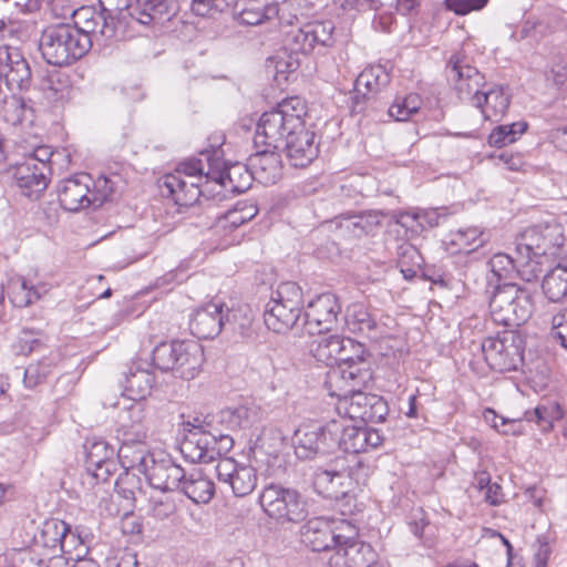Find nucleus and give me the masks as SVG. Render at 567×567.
<instances>
[{
	"mask_svg": "<svg viewBox=\"0 0 567 567\" xmlns=\"http://www.w3.org/2000/svg\"><path fill=\"white\" fill-rule=\"evenodd\" d=\"M306 103L299 96L282 100L260 116L254 138L255 145H268L285 151L293 167L308 166L317 158L319 146L315 141V133L306 128Z\"/></svg>",
	"mask_w": 567,
	"mask_h": 567,
	"instance_id": "f257e3e1",
	"label": "nucleus"
},
{
	"mask_svg": "<svg viewBox=\"0 0 567 567\" xmlns=\"http://www.w3.org/2000/svg\"><path fill=\"white\" fill-rule=\"evenodd\" d=\"M336 25L331 20H313L291 25L284 39V50L269 58L277 80H288V74L300 66L299 54H324L336 44Z\"/></svg>",
	"mask_w": 567,
	"mask_h": 567,
	"instance_id": "f03ea898",
	"label": "nucleus"
},
{
	"mask_svg": "<svg viewBox=\"0 0 567 567\" xmlns=\"http://www.w3.org/2000/svg\"><path fill=\"white\" fill-rule=\"evenodd\" d=\"M343 343L338 364L328 371L324 382L329 394L336 398L349 396L372 379L365 346L349 337H344Z\"/></svg>",
	"mask_w": 567,
	"mask_h": 567,
	"instance_id": "7ed1b4c3",
	"label": "nucleus"
},
{
	"mask_svg": "<svg viewBox=\"0 0 567 567\" xmlns=\"http://www.w3.org/2000/svg\"><path fill=\"white\" fill-rule=\"evenodd\" d=\"M179 454L189 463H209L216 455L228 453L234 445L230 434H214L205 429V419L194 416L185 420L179 415Z\"/></svg>",
	"mask_w": 567,
	"mask_h": 567,
	"instance_id": "20e7f679",
	"label": "nucleus"
},
{
	"mask_svg": "<svg viewBox=\"0 0 567 567\" xmlns=\"http://www.w3.org/2000/svg\"><path fill=\"white\" fill-rule=\"evenodd\" d=\"M39 49L45 62L55 66L71 65L89 52L84 35L71 23L47 27L41 33Z\"/></svg>",
	"mask_w": 567,
	"mask_h": 567,
	"instance_id": "39448f33",
	"label": "nucleus"
},
{
	"mask_svg": "<svg viewBox=\"0 0 567 567\" xmlns=\"http://www.w3.org/2000/svg\"><path fill=\"white\" fill-rule=\"evenodd\" d=\"M533 291L517 284L497 285L489 298V313L493 321L505 327L525 323L534 311Z\"/></svg>",
	"mask_w": 567,
	"mask_h": 567,
	"instance_id": "423d86ee",
	"label": "nucleus"
},
{
	"mask_svg": "<svg viewBox=\"0 0 567 567\" xmlns=\"http://www.w3.org/2000/svg\"><path fill=\"white\" fill-rule=\"evenodd\" d=\"M302 308L301 288L292 281L281 282L265 307V324L276 333H285L298 324Z\"/></svg>",
	"mask_w": 567,
	"mask_h": 567,
	"instance_id": "0eeeda50",
	"label": "nucleus"
},
{
	"mask_svg": "<svg viewBox=\"0 0 567 567\" xmlns=\"http://www.w3.org/2000/svg\"><path fill=\"white\" fill-rule=\"evenodd\" d=\"M265 514L278 524H298L308 515L307 502L295 488L280 484L266 485L258 497Z\"/></svg>",
	"mask_w": 567,
	"mask_h": 567,
	"instance_id": "6e6552de",
	"label": "nucleus"
},
{
	"mask_svg": "<svg viewBox=\"0 0 567 567\" xmlns=\"http://www.w3.org/2000/svg\"><path fill=\"white\" fill-rule=\"evenodd\" d=\"M340 425L336 420L326 424L318 422L301 424L293 434L295 453L300 460H312L323 456L337 449V436Z\"/></svg>",
	"mask_w": 567,
	"mask_h": 567,
	"instance_id": "1a4fd4ad",
	"label": "nucleus"
},
{
	"mask_svg": "<svg viewBox=\"0 0 567 567\" xmlns=\"http://www.w3.org/2000/svg\"><path fill=\"white\" fill-rule=\"evenodd\" d=\"M481 348L487 365L496 372L516 371L523 364L525 342L515 331L485 338Z\"/></svg>",
	"mask_w": 567,
	"mask_h": 567,
	"instance_id": "9d476101",
	"label": "nucleus"
},
{
	"mask_svg": "<svg viewBox=\"0 0 567 567\" xmlns=\"http://www.w3.org/2000/svg\"><path fill=\"white\" fill-rule=\"evenodd\" d=\"M202 155L207 162L206 178L218 183L226 192L241 194L249 189L254 176L248 165L239 163L227 165L223 161V150L220 146H212L209 150H203Z\"/></svg>",
	"mask_w": 567,
	"mask_h": 567,
	"instance_id": "9b49d317",
	"label": "nucleus"
},
{
	"mask_svg": "<svg viewBox=\"0 0 567 567\" xmlns=\"http://www.w3.org/2000/svg\"><path fill=\"white\" fill-rule=\"evenodd\" d=\"M391 82V75L384 66L371 65L365 68L354 82V94L351 97V113L370 115L377 110L378 94Z\"/></svg>",
	"mask_w": 567,
	"mask_h": 567,
	"instance_id": "f8f14e48",
	"label": "nucleus"
},
{
	"mask_svg": "<svg viewBox=\"0 0 567 567\" xmlns=\"http://www.w3.org/2000/svg\"><path fill=\"white\" fill-rule=\"evenodd\" d=\"M301 0H289L285 2L281 13L277 3L270 0H239L235 3L236 17L240 24L258 25L279 17L281 22L289 25L299 24V17L292 13Z\"/></svg>",
	"mask_w": 567,
	"mask_h": 567,
	"instance_id": "ddd939ff",
	"label": "nucleus"
},
{
	"mask_svg": "<svg viewBox=\"0 0 567 567\" xmlns=\"http://www.w3.org/2000/svg\"><path fill=\"white\" fill-rule=\"evenodd\" d=\"M340 527L348 529V534H341L329 558L330 567H367L374 563L375 551L371 545L358 539L357 527L350 522L341 523Z\"/></svg>",
	"mask_w": 567,
	"mask_h": 567,
	"instance_id": "4468645a",
	"label": "nucleus"
},
{
	"mask_svg": "<svg viewBox=\"0 0 567 567\" xmlns=\"http://www.w3.org/2000/svg\"><path fill=\"white\" fill-rule=\"evenodd\" d=\"M445 72L447 80L453 83L458 99L472 105L475 104L476 97L487 86L484 74L458 53L451 55Z\"/></svg>",
	"mask_w": 567,
	"mask_h": 567,
	"instance_id": "2eb2a0df",
	"label": "nucleus"
},
{
	"mask_svg": "<svg viewBox=\"0 0 567 567\" xmlns=\"http://www.w3.org/2000/svg\"><path fill=\"white\" fill-rule=\"evenodd\" d=\"M565 236L558 224L536 225L526 228L516 243L520 249L533 251L535 257L555 258L564 248Z\"/></svg>",
	"mask_w": 567,
	"mask_h": 567,
	"instance_id": "dca6fc26",
	"label": "nucleus"
},
{
	"mask_svg": "<svg viewBox=\"0 0 567 567\" xmlns=\"http://www.w3.org/2000/svg\"><path fill=\"white\" fill-rule=\"evenodd\" d=\"M341 305L334 293L326 292L311 300L305 310L303 328L309 334H324L338 326Z\"/></svg>",
	"mask_w": 567,
	"mask_h": 567,
	"instance_id": "f3484780",
	"label": "nucleus"
},
{
	"mask_svg": "<svg viewBox=\"0 0 567 567\" xmlns=\"http://www.w3.org/2000/svg\"><path fill=\"white\" fill-rule=\"evenodd\" d=\"M312 486L317 494L324 498L339 501L347 498L353 482L343 461L337 460L327 467H318L312 476Z\"/></svg>",
	"mask_w": 567,
	"mask_h": 567,
	"instance_id": "a211bd4d",
	"label": "nucleus"
},
{
	"mask_svg": "<svg viewBox=\"0 0 567 567\" xmlns=\"http://www.w3.org/2000/svg\"><path fill=\"white\" fill-rule=\"evenodd\" d=\"M219 483L227 485L236 497H245L254 492L258 482L257 470L233 457H223L215 467Z\"/></svg>",
	"mask_w": 567,
	"mask_h": 567,
	"instance_id": "6ab92c4d",
	"label": "nucleus"
},
{
	"mask_svg": "<svg viewBox=\"0 0 567 567\" xmlns=\"http://www.w3.org/2000/svg\"><path fill=\"white\" fill-rule=\"evenodd\" d=\"M147 0H99V6L106 17L112 19V24L117 30L120 40H128L138 34L137 13L141 3Z\"/></svg>",
	"mask_w": 567,
	"mask_h": 567,
	"instance_id": "aec40b11",
	"label": "nucleus"
},
{
	"mask_svg": "<svg viewBox=\"0 0 567 567\" xmlns=\"http://www.w3.org/2000/svg\"><path fill=\"white\" fill-rule=\"evenodd\" d=\"M93 178L87 173H76L64 178L56 185L58 199L61 208L76 213L92 206L91 186Z\"/></svg>",
	"mask_w": 567,
	"mask_h": 567,
	"instance_id": "412c9836",
	"label": "nucleus"
},
{
	"mask_svg": "<svg viewBox=\"0 0 567 567\" xmlns=\"http://www.w3.org/2000/svg\"><path fill=\"white\" fill-rule=\"evenodd\" d=\"M339 399L348 405L347 414L350 420L360 419L364 422L379 423L383 422L389 413L388 403L383 398L364 393L362 389Z\"/></svg>",
	"mask_w": 567,
	"mask_h": 567,
	"instance_id": "4be33fe9",
	"label": "nucleus"
},
{
	"mask_svg": "<svg viewBox=\"0 0 567 567\" xmlns=\"http://www.w3.org/2000/svg\"><path fill=\"white\" fill-rule=\"evenodd\" d=\"M225 305L210 301L189 315V330L198 339H213L225 328Z\"/></svg>",
	"mask_w": 567,
	"mask_h": 567,
	"instance_id": "5701e85b",
	"label": "nucleus"
},
{
	"mask_svg": "<svg viewBox=\"0 0 567 567\" xmlns=\"http://www.w3.org/2000/svg\"><path fill=\"white\" fill-rule=\"evenodd\" d=\"M145 437L146 433L141 429L136 430L132 437L130 434H125L117 451V457L124 471H136L140 474L147 473L148 463L153 456L148 454L144 442Z\"/></svg>",
	"mask_w": 567,
	"mask_h": 567,
	"instance_id": "b1692460",
	"label": "nucleus"
},
{
	"mask_svg": "<svg viewBox=\"0 0 567 567\" xmlns=\"http://www.w3.org/2000/svg\"><path fill=\"white\" fill-rule=\"evenodd\" d=\"M333 523L324 517H313L307 520L300 529L302 544L312 551L334 549L340 542L341 534H336Z\"/></svg>",
	"mask_w": 567,
	"mask_h": 567,
	"instance_id": "393cba45",
	"label": "nucleus"
},
{
	"mask_svg": "<svg viewBox=\"0 0 567 567\" xmlns=\"http://www.w3.org/2000/svg\"><path fill=\"white\" fill-rule=\"evenodd\" d=\"M264 146V150H259L248 157V167L254 179L264 185H271L281 177V158L278 150L268 145Z\"/></svg>",
	"mask_w": 567,
	"mask_h": 567,
	"instance_id": "a878e982",
	"label": "nucleus"
},
{
	"mask_svg": "<svg viewBox=\"0 0 567 567\" xmlns=\"http://www.w3.org/2000/svg\"><path fill=\"white\" fill-rule=\"evenodd\" d=\"M261 411L258 406L238 405L235 408H225L212 416L210 422L205 421V425L209 426L212 423L219 424L226 430L238 431L249 429L260 421Z\"/></svg>",
	"mask_w": 567,
	"mask_h": 567,
	"instance_id": "bb28decb",
	"label": "nucleus"
},
{
	"mask_svg": "<svg viewBox=\"0 0 567 567\" xmlns=\"http://www.w3.org/2000/svg\"><path fill=\"white\" fill-rule=\"evenodd\" d=\"M155 384L154 373L143 368L141 361H133L124 373V391L122 398L131 401H144Z\"/></svg>",
	"mask_w": 567,
	"mask_h": 567,
	"instance_id": "cd10ccee",
	"label": "nucleus"
},
{
	"mask_svg": "<svg viewBox=\"0 0 567 567\" xmlns=\"http://www.w3.org/2000/svg\"><path fill=\"white\" fill-rule=\"evenodd\" d=\"M179 492L195 504H207L215 493L214 483L204 475L202 468L195 467L190 472L179 466Z\"/></svg>",
	"mask_w": 567,
	"mask_h": 567,
	"instance_id": "c85d7f7f",
	"label": "nucleus"
},
{
	"mask_svg": "<svg viewBox=\"0 0 567 567\" xmlns=\"http://www.w3.org/2000/svg\"><path fill=\"white\" fill-rule=\"evenodd\" d=\"M35 539L43 547L65 554L71 551L68 544L72 546L76 540V536L72 532L71 525L64 520L51 518L43 523L40 534Z\"/></svg>",
	"mask_w": 567,
	"mask_h": 567,
	"instance_id": "c756f323",
	"label": "nucleus"
},
{
	"mask_svg": "<svg viewBox=\"0 0 567 567\" xmlns=\"http://www.w3.org/2000/svg\"><path fill=\"white\" fill-rule=\"evenodd\" d=\"M51 168L48 165L34 163V159H27L19 164L13 173L17 185L24 189L23 194L31 197L39 195L48 186L47 174Z\"/></svg>",
	"mask_w": 567,
	"mask_h": 567,
	"instance_id": "7c9ffc66",
	"label": "nucleus"
},
{
	"mask_svg": "<svg viewBox=\"0 0 567 567\" xmlns=\"http://www.w3.org/2000/svg\"><path fill=\"white\" fill-rule=\"evenodd\" d=\"M202 189L198 182H187L179 178V216L185 213L184 209H190L192 216L195 221L189 225H195L197 228H205L208 221L202 214ZM186 217L179 218V226L187 227L188 223L185 221Z\"/></svg>",
	"mask_w": 567,
	"mask_h": 567,
	"instance_id": "2f4dec72",
	"label": "nucleus"
},
{
	"mask_svg": "<svg viewBox=\"0 0 567 567\" xmlns=\"http://www.w3.org/2000/svg\"><path fill=\"white\" fill-rule=\"evenodd\" d=\"M481 110L485 120L503 116L509 106V96L504 89L496 84H487L473 105Z\"/></svg>",
	"mask_w": 567,
	"mask_h": 567,
	"instance_id": "473e14b6",
	"label": "nucleus"
},
{
	"mask_svg": "<svg viewBox=\"0 0 567 567\" xmlns=\"http://www.w3.org/2000/svg\"><path fill=\"white\" fill-rule=\"evenodd\" d=\"M347 329L352 333H359L368 338H374L379 331V324L369 309L360 302L348 306L344 315Z\"/></svg>",
	"mask_w": 567,
	"mask_h": 567,
	"instance_id": "72a5a7b5",
	"label": "nucleus"
},
{
	"mask_svg": "<svg viewBox=\"0 0 567 567\" xmlns=\"http://www.w3.org/2000/svg\"><path fill=\"white\" fill-rule=\"evenodd\" d=\"M445 217L446 215L441 213L440 208L414 209L399 213L396 223L412 233L419 234L439 226L441 219Z\"/></svg>",
	"mask_w": 567,
	"mask_h": 567,
	"instance_id": "f704fd0d",
	"label": "nucleus"
},
{
	"mask_svg": "<svg viewBox=\"0 0 567 567\" xmlns=\"http://www.w3.org/2000/svg\"><path fill=\"white\" fill-rule=\"evenodd\" d=\"M146 515L163 525L173 524L177 518V493H152Z\"/></svg>",
	"mask_w": 567,
	"mask_h": 567,
	"instance_id": "c9c22d12",
	"label": "nucleus"
},
{
	"mask_svg": "<svg viewBox=\"0 0 567 567\" xmlns=\"http://www.w3.org/2000/svg\"><path fill=\"white\" fill-rule=\"evenodd\" d=\"M204 361V350L198 341L179 342V378L188 381L195 379Z\"/></svg>",
	"mask_w": 567,
	"mask_h": 567,
	"instance_id": "e433bc0d",
	"label": "nucleus"
},
{
	"mask_svg": "<svg viewBox=\"0 0 567 567\" xmlns=\"http://www.w3.org/2000/svg\"><path fill=\"white\" fill-rule=\"evenodd\" d=\"M152 466H148L147 473L144 474L148 481L153 493H177V465H166L165 463H156L151 458Z\"/></svg>",
	"mask_w": 567,
	"mask_h": 567,
	"instance_id": "4c0bfd02",
	"label": "nucleus"
},
{
	"mask_svg": "<svg viewBox=\"0 0 567 567\" xmlns=\"http://www.w3.org/2000/svg\"><path fill=\"white\" fill-rule=\"evenodd\" d=\"M225 327L238 334L245 341H252L257 337L256 324L251 310L245 307L226 309Z\"/></svg>",
	"mask_w": 567,
	"mask_h": 567,
	"instance_id": "58836bf2",
	"label": "nucleus"
},
{
	"mask_svg": "<svg viewBox=\"0 0 567 567\" xmlns=\"http://www.w3.org/2000/svg\"><path fill=\"white\" fill-rule=\"evenodd\" d=\"M75 27L79 32L84 35L89 51L92 48L94 40L103 39L105 41V45L112 41H121L120 35H117V30L112 24V19L110 20V17H106L103 12L102 20L97 21V19L93 18L85 23Z\"/></svg>",
	"mask_w": 567,
	"mask_h": 567,
	"instance_id": "ea45409f",
	"label": "nucleus"
},
{
	"mask_svg": "<svg viewBox=\"0 0 567 567\" xmlns=\"http://www.w3.org/2000/svg\"><path fill=\"white\" fill-rule=\"evenodd\" d=\"M140 473L123 471L114 482V489L118 497L125 501L124 516L132 515L135 508L136 493L142 491Z\"/></svg>",
	"mask_w": 567,
	"mask_h": 567,
	"instance_id": "a19ab883",
	"label": "nucleus"
},
{
	"mask_svg": "<svg viewBox=\"0 0 567 567\" xmlns=\"http://www.w3.org/2000/svg\"><path fill=\"white\" fill-rule=\"evenodd\" d=\"M542 289L551 302L563 301L567 297V266L558 264L543 279Z\"/></svg>",
	"mask_w": 567,
	"mask_h": 567,
	"instance_id": "79ce46f5",
	"label": "nucleus"
},
{
	"mask_svg": "<svg viewBox=\"0 0 567 567\" xmlns=\"http://www.w3.org/2000/svg\"><path fill=\"white\" fill-rule=\"evenodd\" d=\"M47 292L45 285L32 286L20 277L12 281L9 287V297L14 307L24 308L38 301Z\"/></svg>",
	"mask_w": 567,
	"mask_h": 567,
	"instance_id": "37998d69",
	"label": "nucleus"
},
{
	"mask_svg": "<svg viewBox=\"0 0 567 567\" xmlns=\"http://www.w3.org/2000/svg\"><path fill=\"white\" fill-rule=\"evenodd\" d=\"M547 260L545 257L533 256L532 250L520 249V245L516 243V274L522 280L526 282L536 280Z\"/></svg>",
	"mask_w": 567,
	"mask_h": 567,
	"instance_id": "c03bdc74",
	"label": "nucleus"
},
{
	"mask_svg": "<svg viewBox=\"0 0 567 567\" xmlns=\"http://www.w3.org/2000/svg\"><path fill=\"white\" fill-rule=\"evenodd\" d=\"M336 421L341 427L340 434L337 436V447L351 454L364 452V426L346 424V420Z\"/></svg>",
	"mask_w": 567,
	"mask_h": 567,
	"instance_id": "a18cd8bd",
	"label": "nucleus"
},
{
	"mask_svg": "<svg viewBox=\"0 0 567 567\" xmlns=\"http://www.w3.org/2000/svg\"><path fill=\"white\" fill-rule=\"evenodd\" d=\"M53 368V359L44 357L24 369L16 367L12 373L17 378L22 375L25 388L32 389L44 382L51 375Z\"/></svg>",
	"mask_w": 567,
	"mask_h": 567,
	"instance_id": "49530a36",
	"label": "nucleus"
},
{
	"mask_svg": "<svg viewBox=\"0 0 567 567\" xmlns=\"http://www.w3.org/2000/svg\"><path fill=\"white\" fill-rule=\"evenodd\" d=\"M398 267L405 279H413L423 264V257L417 248L409 243H401L396 247Z\"/></svg>",
	"mask_w": 567,
	"mask_h": 567,
	"instance_id": "de8ad7c7",
	"label": "nucleus"
},
{
	"mask_svg": "<svg viewBox=\"0 0 567 567\" xmlns=\"http://www.w3.org/2000/svg\"><path fill=\"white\" fill-rule=\"evenodd\" d=\"M343 340L344 337L337 334L322 337L316 341V347L311 351L318 361L324 362L332 368L334 364H338L341 346L344 344Z\"/></svg>",
	"mask_w": 567,
	"mask_h": 567,
	"instance_id": "09e8293b",
	"label": "nucleus"
},
{
	"mask_svg": "<svg viewBox=\"0 0 567 567\" xmlns=\"http://www.w3.org/2000/svg\"><path fill=\"white\" fill-rule=\"evenodd\" d=\"M147 3L142 4L137 13V30L141 32V28L150 25L152 22L164 23L169 21L168 17V4L165 0H147Z\"/></svg>",
	"mask_w": 567,
	"mask_h": 567,
	"instance_id": "8fccbe9b",
	"label": "nucleus"
},
{
	"mask_svg": "<svg viewBox=\"0 0 567 567\" xmlns=\"http://www.w3.org/2000/svg\"><path fill=\"white\" fill-rule=\"evenodd\" d=\"M422 104L423 100L417 93H410L405 96H396L393 103L389 106L388 113L395 121L404 122L416 114L420 111Z\"/></svg>",
	"mask_w": 567,
	"mask_h": 567,
	"instance_id": "3c124183",
	"label": "nucleus"
},
{
	"mask_svg": "<svg viewBox=\"0 0 567 567\" xmlns=\"http://www.w3.org/2000/svg\"><path fill=\"white\" fill-rule=\"evenodd\" d=\"M13 59L18 62L16 66H10L0 78H4V82L11 91H25L30 87L32 82L30 65L25 59L18 60L17 55H14Z\"/></svg>",
	"mask_w": 567,
	"mask_h": 567,
	"instance_id": "603ef678",
	"label": "nucleus"
},
{
	"mask_svg": "<svg viewBox=\"0 0 567 567\" xmlns=\"http://www.w3.org/2000/svg\"><path fill=\"white\" fill-rule=\"evenodd\" d=\"M527 127L528 125L526 122L498 125L488 135V144L499 148L504 147L516 142Z\"/></svg>",
	"mask_w": 567,
	"mask_h": 567,
	"instance_id": "864d4df0",
	"label": "nucleus"
},
{
	"mask_svg": "<svg viewBox=\"0 0 567 567\" xmlns=\"http://www.w3.org/2000/svg\"><path fill=\"white\" fill-rule=\"evenodd\" d=\"M285 436L276 427H264L257 436L254 451H260L269 456H276L282 449Z\"/></svg>",
	"mask_w": 567,
	"mask_h": 567,
	"instance_id": "5fc2aeb1",
	"label": "nucleus"
},
{
	"mask_svg": "<svg viewBox=\"0 0 567 567\" xmlns=\"http://www.w3.org/2000/svg\"><path fill=\"white\" fill-rule=\"evenodd\" d=\"M561 417V410L558 404L537 405L534 410L525 412L528 422H535L540 431L548 432L555 420Z\"/></svg>",
	"mask_w": 567,
	"mask_h": 567,
	"instance_id": "6e6d98bb",
	"label": "nucleus"
},
{
	"mask_svg": "<svg viewBox=\"0 0 567 567\" xmlns=\"http://www.w3.org/2000/svg\"><path fill=\"white\" fill-rule=\"evenodd\" d=\"M176 341L162 342L153 350V365L163 371H173L177 363Z\"/></svg>",
	"mask_w": 567,
	"mask_h": 567,
	"instance_id": "4d7b16f0",
	"label": "nucleus"
},
{
	"mask_svg": "<svg viewBox=\"0 0 567 567\" xmlns=\"http://www.w3.org/2000/svg\"><path fill=\"white\" fill-rule=\"evenodd\" d=\"M85 449V467L94 468L104 462L115 460V451L105 441H95L90 445H84Z\"/></svg>",
	"mask_w": 567,
	"mask_h": 567,
	"instance_id": "13d9d810",
	"label": "nucleus"
},
{
	"mask_svg": "<svg viewBox=\"0 0 567 567\" xmlns=\"http://www.w3.org/2000/svg\"><path fill=\"white\" fill-rule=\"evenodd\" d=\"M113 406L122 410L118 414V420L123 426H128V423H131V426L138 425L144 419L142 401H131L122 398Z\"/></svg>",
	"mask_w": 567,
	"mask_h": 567,
	"instance_id": "bf43d9fd",
	"label": "nucleus"
},
{
	"mask_svg": "<svg viewBox=\"0 0 567 567\" xmlns=\"http://www.w3.org/2000/svg\"><path fill=\"white\" fill-rule=\"evenodd\" d=\"M486 266L497 280L508 279L513 272H516V250L514 255L495 254Z\"/></svg>",
	"mask_w": 567,
	"mask_h": 567,
	"instance_id": "052dcab7",
	"label": "nucleus"
},
{
	"mask_svg": "<svg viewBox=\"0 0 567 567\" xmlns=\"http://www.w3.org/2000/svg\"><path fill=\"white\" fill-rule=\"evenodd\" d=\"M27 111L28 106L21 96L12 94L3 101L2 115L4 121L11 125L21 124Z\"/></svg>",
	"mask_w": 567,
	"mask_h": 567,
	"instance_id": "680f3d73",
	"label": "nucleus"
},
{
	"mask_svg": "<svg viewBox=\"0 0 567 567\" xmlns=\"http://www.w3.org/2000/svg\"><path fill=\"white\" fill-rule=\"evenodd\" d=\"M452 243L460 247V251L470 254L484 244L483 231L476 227L460 229L453 235Z\"/></svg>",
	"mask_w": 567,
	"mask_h": 567,
	"instance_id": "e2e57ef3",
	"label": "nucleus"
},
{
	"mask_svg": "<svg viewBox=\"0 0 567 567\" xmlns=\"http://www.w3.org/2000/svg\"><path fill=\"white\" fill-rule=\"evenodd\" d=\"M115 190V182L111 178L102 175L97 179H93L90 194L92 206L100 207L103 203L111 200Z\"/></svg>",
	"mask_w": 567,
	"mask_h": 567,
	"instance_id": "0e129e2a",
	"label": "nucleus"
},
{
	"mask_svg": "<svg viewBox=\"0 0 567 567\" xmlns=\"http://www.w3.org/2000/svg\"><path fill=\"white\" fill-rule=\"evenodd\" d=\"M554 539L549 534H540L536 537L532 545L533 548V567H547L548 559L551 555V544Z\"/></svg>",
	"mask_w": 567,
	"mask_h": 567,
	"instance_id": "69168bd1",
	"label": "nucleus"
},
{
	"mask_svg": "<svg viewBox=\"0 0 567 567\" xmlns=\"http://www.w3.org/2000/svg\"><path fill=\"white\" fill-rule=\"evenodd\" d=\"M44 346V338L40 331L32 329H23L18 338V351L28 355L33 351H38Z\"/></svg>",
	"mask_w": 567,
	"mask_h": 567,
	"instance_id": "338daca9",
	"label": "nucleus"
},
{
	"mask_svg": "<svg viewBox=\"0 0 567 567\" xmlns=\"http://www.w3.org/2000/svg\"><path fill=\"white\" fill-rule=\"evenodd\" d=\"M551 336L567 349V308L560 309L553 316Z\"/></svg>",
	"mask_w": 567,
	"mask_h": 567,
	"instance_id": "774afa93",
	"label": "nucleus"
}]
</instances>
